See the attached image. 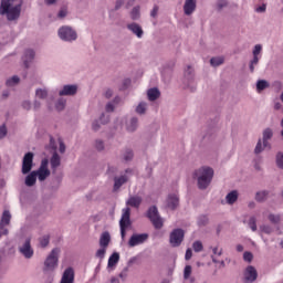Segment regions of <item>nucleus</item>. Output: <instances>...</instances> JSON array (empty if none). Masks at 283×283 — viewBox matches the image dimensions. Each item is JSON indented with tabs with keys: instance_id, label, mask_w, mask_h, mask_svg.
<instances>
[{
	"instance_id": "f257e3e1",
	"label": "nucleus",
	"mask_w": 283,
	"mask_h": 283,
	"mask_svg": "<svg viewBox=\"0 0 283 283\" xmlns=\"http://www.w3.org/2000/svg\"><path fill=\"white\" fill-rule=\"evenodd\" d=\"M23 0H0V17H6L7 21H19Z\"/></svg>"
},
{
	"instance_id": "f03ea898",
	"label": "nucleus",
	"mask_w": 283,
	"mask_h": 283,
	"mask_svg": "<svg viewBox=\"0 0 283 283\" xmlns=\"http://www.w3.org/2000/svg\"><path fill=\"white\" fill-rule=\"evenodd\" d=\"M213 168L209 166H203L196 169L192 174V178L197 180L198 189L205 191V189L209 188L211 185V180H213Z\"/></svg>"
},
{
	"instance_id": "7ed1b4c3",
	"label": "nucleus",
	"mask_w": 283,
	"mask_h": 283,
	"mask_svg": "<svg viewBox=\"0 0 283 283\" xmlns=\"http://www.w3.org/2000/svg\"><path fill=\"white\" fill-rule=\"evenodd\" d=\"M57 35L61 39V41H65L66 43H73V41H76L78 39V33L74 28L70 25H63L57 30Z\"/></svg>"
},
{
	"instance_id": "20e7f679",
	"label": "nucleus",
	"mask_w": 283,
	"mask_h": 283,
	"mask_svg": "<svg viewBox=\"0 0 283 283\" xmlns=\"http://www.w3.org/2000/svg\"><path fill=\"white\" fill-rule=\"evenodd\" d=\"M61 253V249L55 248L51 251L48 255L46 260L44 261V272L54 271L56 266H59V255Z\"/></svg>"
},
{
	"instance_id": "39448f33",
	"label": "nucleus",
	"mask_w": 283,
	"mask_h": 283,
	"mask_svg": "<svg viewBox=\"0 0 283 283\" xmlns=\"http://www.w3.org/2000/svg\"><path fill=\"white\" fill-rule=\"evenodd\" d=\"M134 174V170H132V168H127L125 170V174L119 175V176H115L113 181V192L114 193H118V191H120V187H123V185H127V182H129V176H132Z\"/></svg>"
},
{
	"instance_id": "423d86ee",
	"label": "nucleus",
	"mask_w": 283,
	"mask_h": 283,
	"mask_svg": "<svg viewBox=\"0 0 283 283\" xmlns=\"http://www.w3.org/2000/svg\"><path fill=\"white\" fill-rule=\"evenodd\" d=\"M132 209L126 207L123 209V214L119 220L122 240H125L126 231L128 227H132Z\"/></svg>"
},
{
	"instance_id": "0eeeda50",
	"label": "nucleus",
	"mask_w": 283,
	"mask_h": 283,
	"mask_svg": "<svg viewBox=\"0 0 283 283\" xmlns=\"http://www.w3.org/2000/svg\"><path fill=\"white\" fill-rule=\"evenodd\" d=\"M147 218L155 229H160L164 226L163 217H160V212H158V207L156 206L148 208Z\"/></svg>"
},
{
	"instance_id": "6e6552de",
	"label": "nucleus",
	"mask_w": 283,
	"mask_h": 283,
	"mask_svg": "<svg viewBox=\"0 0 283 283\" xmlns=\"http://www.w3.org/2000/svg\"><path fill=\"white\" fill-rule=\"evenodd\" d=\"M185 241V230L177 228L170 232L169 242L172 248H178Z\"/></svg>"
},
{
	"instance_id": "1a4fd4ad",
	"label": "nucleus",
	"mask_w": 283,
	"mask_h": 283,
	"mask_svg": "<svg viewBox=\"0 0 283 283\" xmlns=\"http://www.w3.org/2000/svg\"><path fill=\"white\" fill-rule=\"evenodd\" d=\"M19 253L25 258V260H32L34 258V249H32V240L27 238L25 241L19 245Z\"/></svg>"
},
{
	"instance_id": "9d476101",
	"label": "nucleus",
	"mask_w": 283,
	"mask_h": 283,
	"mask_svg": "<svg viewBox=\"0 0 283 283\" xmlns=\"http://www.w3.org/2000/svg\"><path fill=\"white\" fill-rule=\"evenodd\" d=\"M32 167H34V153L29 151L23 156L21 174L28 176L32 171Z\"/></svg>"
},
{
	"instance_id": "9b49d317",
	"label": "nucleus",
	"mask_w": 283,
	"mask_h": 283,
	"mask_svg": "<svg viewBox=\"0 0 283 283\" xmlns=\"http://www.w3.org/2000/svg\"><path fill=\"white\" fill-rule=\"evenodd\" d=\"M149 240V234L148 233H135L130 237L128 240V247L134 248L138 247L139 244H145Z\"/></svg>"
},
{
	"instance_id": "f8f14e48",
	"label": "nucleus",
	"mask_w": 283,
	"mask_h": 283,
	"mask_svg": "<svg viewBox=\"0 0 283 283\" xmlns=\"http://www.w3.org/2000/svg\"><path fill=\"white\" fill-rule=\"evenodd\" d=\"M255 280H258V270H255V266L253 265L247 266L243 272V282L253 283Z\"/></svg>"
},
{
	"instance_id": "ddd939ff",
	"label": "nucleus",
	"mask_w": 283,
	"mask_h": 283,
	"mask_svg": "<svg viewBox=\"0 0 283 283\" xmlns=\"http://www.w3.org/2000/svg\"><path fill=\"white\" fill-rule=\"evenodd\" d=\"M78 92V85L76 84H67L59 91V96H76Z\"/></svg>"
},
{
	"instance_id": "4468645a",
	"label": "nucleus",
	"mask_w": 283,
	"mask_h": 283,
	"mask_svg": "<svg viewBox=\"0 0 283 283\" xmlns=\"http://www.w3.org/2000/svg\"><path fill=\"white\" fill-rule=\"evenodd\" d=\"M198 8V0H185L184 2V14L186 17H191Z\"/></svg>"
},
{
	"instance_id": "2eb2a0df",
	"label": "nucleus",
	"mask_w": 283,
	"mask_h": 283,
	"mask_svg": "<svg viewBox=\"0 0 283 283\" xmlns=\"http://www.w3.org/2000/svg\"><path fill=\"white\" fill-rule=\"evenodd\" d=\"M180 205V198L177 197L176 193L168 195L166 199V208L170 209V211H176Z\"/></svg>"
},
{
	"instance_id": "dca6fc26",
	"label": "nucleus",
	"mask_w": 283,
	"mask_h": 283,
	"mask_svg": "<svg viewBox=\"0 0 283 283\" xmlns=\"http://www.w3.org/2000/svg\"><path fill=\"white\" fill-rule=\"evenodd\" d=\"M126 28L127 30H129V32H132V34L137 36V39H143V36H145V31L143 30V27H140V24L136 22L128 23Z\"/></svg>"
},
{
	"instance_id": "f3484780",
	"label": "nucleus",
	"mask_w": 283,
	"mask_h": 283,
	"mask_svg": "<svg viewBox=\"0 0 283 283\" xmlns=\"http://www.w3.org/2000/svg\"><path fill=\"white\" fill-rule=\"evenodd\" d=\"M185 80L188 81L187 88L190 90V92H193L196 90V85L193 83V67L187 66L185 70Z\"/></svg>"
},
{
	"instance_id": "a211bd4d",
	"label": "nucleus",
	"mask_w": 283,
	"mask_h": 283,
	"mask_svg": "<svg viewBox=\"0 0 283 283\" xmlns=\"http://www.w3.org/2000/svg\"><path fill=\"white\" fill-rule=\"evenodd\" d=\"M60 283H74V269L67 268L62 275Z\"/></svg>"
},
{
	"instance_id": "6ab92c4d",
	"label": "nucleus",
	"mask_w": 283,
	"mask_h": 283,
	"mask_svg": "<svg viewBox=\"0 0 283 283\" xmlns=\"http://www.w3.org/2000/svg\"><path fill=\"white\" fill-rule=\"evenodd\" d=\"M238 198H240V192H238V190H231L226 196V202L230 206L235 205V202H238Z\"/></svg>"
},
{
	"instance_id": "aec40b11",
	"label": "nucleus",
	"mask_w": 283,
	"mask_h": 283,
	"mask_svg": "<svg viewBox=\"0 0 283 283\" xmlns=\"http://www.w3.org/2000/svg\"><path fill=\"white\" fill-rule=\"evenodd\" d=\"M273 138V129L271 128H265L263 130V145L264 147H268V149H271V144L269 143V140H271Z\"/></svg>"
},
{
	"instance_id": "412c9836",
	"label": "nucleus",
	"mask_w": 283,
	"mask_h": 283,
	"mask_svg": "<svg viewBox=\"0 0 283 283\" xmlns=\"http://www.w3.org/2000/svg\"><path fill=\"white\" fill-rule=\"evenodd\" d=\"M138 129V117H132L127 123H126V130L129 134H134Z\"/></svg>"
},
{
	"instance_id": "4be33fe9",
	"label": "nucleus",
	"mask_w": 283,
	"mask_h": 283,
	"mask_svg": "<svg viewBox=\"0 0 283 283\" xmlns=\"http://www.w3.org/2000/svg\"><path fill=\"white\" fill-rule=\"evenodd\" d=\"M36 171L29 172L24 179L25 187H34L36 185Z\"/></svg>"
},
{
	"instance_id": "5701e85b",
	"label": "nucleus",
	"mask_w": 283,
	"mask_h": 283,
	"mask_svg": "<svg viewBox=\"0 0 283 283\" xmlns=\"http://www.w3.org/2000/svg\"><path fill=\"white\" fill-rule=\"evenodd\" d=\"M34 50L29 49L24 52V57H23V63L25 67H30V63H32V61H34Z\"/></svg>"
},
{
	"instance_id": "b1692460",
	"label": "nucleus",
	"mask_w": 283,
	"mask_h": 283,
	"mask_svg": "<svg viewBox=\"0 0 283 283\" xmlns=\"http://www.w3.org/2000/svg\"><path fill=\"white\" fill-rule=\"evenodd\" d=\"M147 97L151 103H154V101H158V98H160V90H158V87L149 88L147 91Z\"/></svg>"
},
{
	"instance_id": "393cba45",
	"label": "nucleus",
	"mask_w": 283,
	"mask_h": 283,
	"mask_svg": "<svg viewBox=\"0 0 283 283\" xmlns=\"http://www.w3.org/2000/svg\"><path fill=\"white\" fill-rule=\"evenodd\" d=\"M143 202V198L139 196H133L129 197L128 200L126 201L127 207H134L135 209H138Z\"/></svg>"
},
{
	"instance_id": "a878e982",
	"label": "nucleus",
	"mask_w": 283,
	"mask_h": 283,
	"mask_svg": "<svg viewBox=\"0 0 283 283\" xmlns=\"http://www.w3.org/2000/svg\"><path fill=\"white\" fill-rule=\"evenodd\" d=\"M51 169H53V171H56V169H59V167H61V156L59 155V153H53L51 159Z\"/></svg>"
},
{
	"instance_id": "bb28decb",
	"label": "nucleus",
	"mask_w": 283,
	"mask_h": 283,
	"mask_svg": "<svg viewBox=\"0 0 283 283\" xmlns=\"http://www.w3.org/2000/svg\"><path fill=\"white\" fill-rule=\"evenodd\" d=\"M109 242H112V235H109V232H103L99 238V247L107 249V247H109Z\"/></svg>"
},
{
	"instance_id": "cd10ccee",
	"label": "nucleus",
	"mask_w": 283,
	"mask_h": 283,
	"mask_svg": "<svg viewBox=\"0 0 283 283\" xmlns=\"http://www.w3.org/2000/svg\"><path fill=\"white\" fill-rule=\"evenodd\" d=\"M11 220H12V214L10 213V210H4L2 212L0 224L8 227Z\"/></svg>"
},
{
	"instance_id": "c85d7f7f",
	"label": "nucleus",
	"mask_w": 283,
	"mask_h": 283,
	"mask_svg": "<svg viewBox=\"0 0 283 283\" xmlns=\"http://www.w3.org/2000/svg\"><path fill=\"white\" fill-rule=\"evenodd\" d=\"M21 83L19 75H13L6 81L7 87H17Z\"/></svg>"
},
{
	"instance_id": "c756f323",
	"label": "nucleus",
	"mask_w": 283,
	"mask_h": 283,
	"mask_svg": "<svg viewBox=\"0 0 283 283\" xmlns=\"http://www.w3.org/2000/svg\"><path fill=\"white\" fill-rule=\"evenodd\" d=\"M122 158L125 163H132L134 160V150L132 148H125Z\"/></svg>"
},
{
	"instance_id": "7c9ffc66",
	"label": "nucleus",
	"mask_w": 283,
	"mask_h": 283,
	"mask_svg": "<svg viewBox=\"0 0 283 283\" xmlns=\"http://www.w3.org/2000/svg\"><path fill=\"white\" fill-rule=\"evenodd\" d=\"M120 260V254L118 252H114L109 259H108V269H112L118 264V261Z\"/></svg>"
},
{
	"instance_id": "2f4dec72",
	"label": "nucleus",
	"mask_w": 283,
	"mask_h": 283,
	"mask_svg": "<svg viewBox=\"0 0 283 283\" xmlns=\"http://www.w3.org/2000/svg\"><path fill=\"white\" fill-rule=\"evenodd\" d=\"M254 198L256 202H266L269 199V190L258 191Z\"/></svg>"
},
{
	"instance_id": "473e14b6",
	"label": "nucleus",
	"mask_w": 283,
	"mask_h": 283,
	"mask_svg": "<svg viewBox=\"0 0 283 283\" xmlns=\"http://www.w3.org/2000/svg\"><path fill=\"white\" fill-rule=\"evenodd\" d=\"M129 17H130L132 21H139V19H140V6L134 7L129 12Z\"/></svg>"
},
{
	"instance_id": "72a5a7b5",
	"label": "nucleus",
	"mask_w": 283,
	"mask_h": 283,
	"mask_svg": "<svg viewBox=\"0 0 283 283\" xmlns=\"http://www.w3.org/2000/svg\"><path fill=\"white\" fill-rule=\"evenodd\" d=\"M136 114L139 116H145L147 114V103L146 102H140L136 108H135Z\"/></svg>"
},
{
	"instance_id": "f704fd0d",
	"label": "nucleus",
	"mask_w": 283,
	"mask_h": 283,
	"mask_svg": "<svg viewBox=\"0 0 283 283\" xmlns=\"http://www.w3.org/2000/svg\"><path fill=\"white\" fill-rule=\"evenodd\" d=\"M268 87H271V84H269V81L266 80H259L256 82V92H264V90H268Z\"/></svg>"
},
{
	"instance_id": "c9c22d12",
	"label": "nucleus",
	"mask_w": 283,
	"mask_h": 283,
	"mask_svg": "<svg viewBox=\"0 0 283 283\" xmlns=\"http://www.w3.org/2000/svg\"><path fill=\"white\" fill-rule=\"evenodd\" d=\"M35 171V176L38 177V179L40 180V182H43V180H45L48 177H50V170H34Z\"/></svg>"
},
{
	"instance_id": "e433bc0d",
	"label": "nucleus",
	"mask_w": 283,
	"mask_h": 283,
	"mask_svg": "<svg viewBox=\"0 0 283 283\" xmlns=\"http://www.w3.org/2000/svg\"><path fill=\"white\" fill-rule=\"evenodd\" d=\"M268 220L271 224H280L282 222V214L270 213Z\"/></svg>"
},
{
	"instance_id": "4c0bfd02",
	"label": "nucleus",
	"mask_w": 283,
	"mask_h": 283,
	"mask_svg": "<svg viewBox=\"0 0 283 283\" xmlns=\"http://www.w3.org/2000/svg\"><path fill=\"white\" fill-rule=\"evenodd\" d=\"M35 96L40 98V101H45V98L49 96L48 88L35 90Z\"/></svg>"
},
{
	"instance_id": "58836bf2",
	"label": "nucleus",
	"mask_w": 283,
	"mask_h": 283,
	"mask_svg": "<svg viewBox=\"0 0 283 283\" xmlns=\"http://www.w3.org/2000/svg\"><path fill=\"white\" fill-rule=\"evenodd\" d=\"M224 8H229V0H218L216 3L217 12H222Z\"/></svg>"
},
{
	"instance_id": "ea45409f",
	"label": "nucleus",
	"mask_w": 283,
	"mask_h": 283,
	"mask_svg": "<svg viewBox=\"0 0 283 283\" xmlns=\"http://www.w3.org/2000/svg\"><path fill=\"white\" fill-rule=\"evenodd\" d=\"M260 64V57H252L249 62L250 73L253 74L255 72V67Z\"/></svg>"
},
{
	"instance_id": "a19ab883",
	"label": "nucleus",
	"mask_w": 283,
	"mask_h": 283,
	"mask_svg": "<svg viewBox=\"0 0 283 283\" xmlns=\"http://www.w3.org/2000/svg\"><path fill=\"white\" fill-rule=\"evenodd\" d=\"M198 227H207L209 224V217L206 214H201L197 219Z\"/></svg>"
},
{
	"instance_id": "79ce46f5",
	"label": "nucleus",
	"mask_w": 283,
	"mask_h": 283,
	"mask_svg": "<svg viewBox=\"0 0 283 283\" xmlns=\"http://www.w3.org/2000/svg\"><path fill=\"white\" fill-rule=\"evenodd\" d=\"M66 104H67V101H65V98H59L55 103V109L57 112H63V109H65Z\"/></svg>"
},
{
	"instance_id": "37998d69",
	"label": "nucleus",
	"mask_w": 283,
	"mask_h": 283,
	"mask_svg": "<svg viewBox=\"0 0 283 283\" xmlns=\"http://www.w3.org/2000/svg\"><path fill=\"white\" fill-rule=\"evenodd\" d=\"M248 227H250L253 232L258 231V219L255 217H250Z\"/></svg>"
},
{
	"instance_id": "c03bdc74",
	"label": "nucleus",
	"mask_w": 283,
	"mask_h": 283,
	"mask_svg": "<svg viewBox=\"0 0 283 283\" xmlns=\"http://www.w3.org/2000/svg\"><path fill=\"white\" fill-rule=\"evenodd\" d=\"M40 247L45 249L50 244V234H44L39 239Z\"/></svg>"
},
{
	"instance_id": "a18cd8bd",
	"label": "nucleus",
	"mask_w": 283,
	"mask_h": 283,
	"mask_svg": "<svg viewBox=\"0 0 283 283\" xmlns=\"http://www.w3.org/2000/svg\"><path fill=\"white\" fill-rule=\"evenodd\" d=\"M222 63H224V57H212L210 60V65H212V67H220V65H222Z\"/></svg>"
},
{
	"instance_id": "49530a36",
	"label": "nucleus",
	"mask_w": 283,
	"mask_h": 283,
	"mask_svg": "<svg viewBox=\"0 0 283 283\" xmlns=\"http://www.w3.org/2000/svg\"><path fill=\"white\" fill-rule=\"evenodd\" d=\"M261 233H265L266 235H271L273 233V227L270 224H262L260 226Z\"/></svg>"
},
{
	"instance_id": "de8ad7c7",
	"label": "nucleus",
	"mask_w": 283,
	"mask_h": 283,
	"mask_svg": "<svg viewBox=\"0 0 283 283\" xmlns=\"http://www.w3.org/2000/svg\"><path fill=\"white\" fill-rule=\"evenodd\" d=\"M275 163H276V167H279V169H283V153L282 151L276 153Z\"/></svg>"
},
{
	"instance_id": "09e8293b",
	"label": "nucleus",
	"mask_w": 283,
	"mask_h": 283,
	"mask_svg": "<svg viewBox=\"0 0 283 283\" xmlns=\"http://www.w3.org/2000/svg\"><path fill=\"white\" fill-rule=\"evenodd\" d=\"M268 147H264V144L262 145V139H259L256 143V146L254 148V154H262L264 151V149H266Z\"/></svg>"
},
{
	"instance_id": "8fccbe9b",
	"label": "nucleus",
	"mask_w": 283,
	"mask_h": 283,
	"mask_svg": "<svg viewBox=\"0 0 283 283\" xmlns=\"http://www.w3.org/2000/svg\"><path fill=\"white\" fill-rule=\"evenodd\" d=\"M261 53H262V44L254 45L253 51H252V56L254 59H260Z\"/></svg>"
},
{
	"instance_id": "3c124183",
	"label": "nucleus",
	"mask_w": 283,
	"mask_h": 283,
	"mask_svg": "<svg viewBox=\"0 0 283 283\" xmlns=\"http://www.w3.org/2000/svg\"><path fill=\"white\" fill-rule=\"evenodd\" d=\"M192 249L196 253H200V251H202V249H205V247L202 245L201 241H195L192 243Z\"/></svg>"
},
{
	"instance_id": "603ef678",
	"label": "nucleus",
	"mask_w": 283,
	"mask_h": 283,
	"mask_svg": "<svg viewBox=\"0 0 283 283\" xmlns=\"http://www.w3.org/2000/svg\"><path fill=\"white\" fill-rule=\"evenodd\" d=\"M105 253H107V248H101L96 251L95 256L103 260L105 258Z\"/></svg>"
},
{
	"instance_id": "864d4df0",
	"label": "nucleus",
	"mask_w": 283,
	"mask_h": 283,
	"mask_svg": "<svg viewBox=\"0 0 283 283\" xmlns=\"http://www.w3.org/2000/svg\"><path fill=\"white\" fill-rule=\"evenodd\" d=\"M95 149H97V151H103V149H105V142H103V139H96Z\"/></svg>"
},
{
	"instance_id": "5fc2aeb1",
	"label": "nucleus",
	"mask_w": 283,
	"mask_h": 283,
	"mask_svg": "<svg viewBox=\"0 0 283 283\" xmlns=\"http://www.w3.org/2000/svg\"><path fill=\"white\" fill-rule=\"evenodd\" d=\"M191 271H192L191 265H186V266H185V270H184V280H189V277H191Z\"/></svg>"
},
{
	"instance_id": "6e6d98bb",
	"label": "nucleus",
	"mask_w": 283,
	"mask_h": 283,
	"mask_svg": "<svg viewBox=\"0 0 283 283\" xmlns=\"http://www.w3.org/2000/svg\"><path fill=\"white\" fill-rule=\"evenodd\" d=\"M101 125H107L109 123V115H105V113H102L99 116V119H97Z\"/></svg>"
},
{
	"instance_id": "4d7b16f0",
	"label": "nucleus",
	"mask_w": 283,
	"mask_h": 283,
	"mask_svg": "<svg viewBox=\"0 0 283 283\" xmlns=\"http://www.w3.org/2000/svg\"><path fill=\"white\" fill-rule=\"evenodd\" d=\"M46 149H51V151L56 153V140H54V137H50V143L46 146Z\"/></svg>"
},
{
	"instance_id": "13d9d810",
	"label": "nucleus",
	"mask_w": 283,
	"mask_h": 283,
	"mask_svg": "<svg viewBox=\"0 0 283 283\" xmlns=\"http://www.w3.org/2000/svg\"><path fill=\"white\" fill-rule=\"evenodd\" d=\"M8 136V127H6V124L0 126V140H3Z\"/></svg>"
},
{
	"instance_id": "bf43d9fd",
	"label": "nucleus",
	"mask_w": 283,
	"mask_h": 283,
	"mask_svg": "<svg viewBox=\"0 0 283 283\" xmlns=\"http://www.w3.org/2000/svg\"><path fill=\"white\" fill-rule=\"evenodd\" d=\"M48 165H50V160H48V158H44V159H42L41 165L38 169L44 170V171H50V169H48Z\"/></svg>"
},
{
	"instance_id": "052dcab7",
	"label": "nucleus",
	"mask_w": 283,
	"mask_h": 283,
	"mask_svg": "<svg viewBox=\"0 0 283 283\" xmlns=\"http://www.w3.org/2000/svg\"><path fill=\"white\" fill-rule=\"evenodd\" d=\"M22 108H24L27 112H30L32 109V102L25 99L21 104Z\"/></svg>"
},
{
	"instance_id": "680f3d73",
	"label": "nucleus",
	"mask_w": 283,
	"mask_h": 283,
	"mask_svg": "<svg viewBox=\"0 0 283 283\" xmlns=\"http://www.w3.org/2000/svg\"><path fill=\"white\" fill-rule=\"evenodd\" d=\"M93 132H98L101 129V122L98 119H94L92 123Z\"/></svg>"
},
{
	"instance_id": "e2e57ef3",
	"label": "nucleus",
	"mask_w": 283,
	"mask_h": 283,
	"mask_svg": "<svg viewBox=\"0 0 283 283\" xmlns=\"http://www.w3.org/2000/svg\"><path fill=\"white\" fill-rule=\"evenodd\" d=\"M243 260H244V262H253V253L244 252L243 253Z\"/></svg>"
},
{
	"instance_id": "0e129e2a",
	"label": "nucleus",
	"mask_w": 283,
	"mask_h": 283,
	"mask_svg": "<svg viewBox=\"0 0 283 283\" xmlns=\"http://www.w3.org/2000/svg\"><path fill=\"white\" fill-rule=\"evenodd\" d=\"M67 17V8H62L57 13V19H65Z\"/></svg>"
},
{
	"instance_id": "69168bd1",
	"label": "nucleus",
	"mask_w": 283,
	"mask_h": 283,
	"mask_svg": "<svg viewBox=\"0 0 283 283\" xmlns=\"http://www.w3.org/2000/svg\"><path fill=\"white\" fill-rule=\"evenodd\" d=\"M10 233V230L6 228V226L0 223V240L2 235H8Z\"/></svg>"
},
{
	"instance_id": "338daca9",
	"label": "nucleus",
	"mask_w": 283,
	"mask_h": 283,
	"mask_svg": "<svg viewBox=\"0 0 283 283\" xmlns=\"http://www.w3.org/2000/svg\"><path fill=\"white\" fill-rule=\"evenodd\" d=\"M158 10H160V9L158 8V6H154L153 10L150 11V17H151L153 19H157V18H158Z\"/></svg>"
},
{
	"instance_id": "774afa93",
	"label": "nucleus",
	"mask_w": 283,
	"mask_h": 283,
	"mask_svg": "<svg viewBox=\"0 0 283 283\" xmlns=\"http://www.w3.org/2000/svg\"><path fill=\"white\" fill-rule=\"evenodd\" d=\"M127 273H129V268L128 266L123 269V271L119 273V277L122 280H125L127 277Z\"/></svg>"
}]
</instances>
